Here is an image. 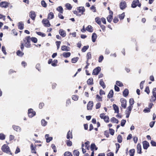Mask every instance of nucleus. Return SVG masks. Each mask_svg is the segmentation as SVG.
I'll list each match as a JSON object with an SVG mask.
<instances>
[{"mask_svg":"<svg viewBox=\"0 0 156 156\" xmlns=\"http://www.w3.org/2000/svg\"><path fill=\"white\" fill-rule=\"evenodd\" d=\"M2 151L7 154H12L10 149L9 147L6 144H4L2 147Z\"/></svg>","mask_w":156,"mask_h":156,"instance_id":"nucleus-1","label":"nucleus"},{"mask_svg":"<svg viewBox=\"0 0 156 156\" xmlns=\"http://www.w3.org/2000/svg\"><path fill=\"white\" fill-rule=\"evenodd\" d=\"M23 43H25V46L27 48H29L30 47V36L26 37L23 39Z\"/></svg>","mask_w":156,"mask_h":156,"instance_id":"nucleus-2","label":"nucleus"},{"mask_svg":"<svg viewBox=\"0 0 156 156\" xmlns=\"http://www.w3.org/2000/svg\"><path fill=\"white\" fill-rule=\"evenodd\" d=\"M152 93L153 96L151 97L150 101L151 102H154L156 100V88L153 89Z\"/></svg>","mask_w":156,"mask_h":156,"instance_id":"nucleus-3","label":"nucleus"},{"mask_svg":"<svg viewBox=\"0 0 156 156\" xmlns=\"http://www.w3.org/2000/svg\"><path fill=\"white\" fill-rule=\"evenodd\" d=\"M42 23L46 27H49L51 25L49 20L47 19H43L42 21Z\"/></svg>","mask_w":156,"mask_h":156,"instance_id":"nucleus-4","label":"nucleus"},{"mask_svg":"<svg viewBox=\"0 0 156 156\" xmlns=\"http://www.w3.org/2000/svg\"><path fill=\"white\" fill-rule=\"evenodd\" d=\"M28 113L29 116L30 118L32 117L36 114V113L35 111H34L31 108L29 109L28 110Z\"/></svg>","mask_w":156,"mask_h":156,"instance_id":"nucleus-5","label":"nucleus"},{"mask_svg":"<svg viewBox=\"0 0 156 156\" xmlns=\"http://www.w3.org/2000/svg\"><path fill=\"white\" fill-rule=\"evenodd\" d=\"M101 70V68L98 67L95 68L93 71L92 74L93 75H97Z\"/></svg>","mask_w":156,"mask_h":156,"instance_id":"nucleus-6","label":"nucleus"},{"mask_svg":"<svg viewBox=\"0 0 156 156\" xmlns=\"http://www.w3.org/2000/svg\"><path fill=\"white\" fill-rule=\"evenodd\" d=\"M120 101L121 103V106L124 108H125L126 107V101L124 98H121L120 99Z\"/></svg>","mask_w":156,"mask_h":156,"instance_id":"nucleus-7","label":"nucleus"},{"mask_svg":"<svg viewBox=\"0 0 156 156\" xmlns=\"http://www.w3.org/2000/svg\"><path fill=\"white\" fill-rule=\"evenodd\" d=\"M9 4L6 2H2L0 3V6L2 8H6L9 6Z\"/></svg>","mask_w":156,"mask_h":156,"instance_id":"nucleus-8","label":"nucleus"},{"mask_svg":"<svg viewBox=\"0 0 156 156\" xmlns=\"http://www.w3.org/2000/svg\"><path fill=\"white\" fill-rule=\"evenodd\" d=\"M120 7L121 9H123L126 7V3L125 1H122L120 3Z\"/></svg>","mask_w":156,"mask_h":156,"instance_id":"nucleus-9","label":"nucleus"},{"mask_svg":"<svg viewBox=\"0 0 156 156\" xmlns=\"http://www.w3.org/2000/svg\"><path fill=\"white\" fill-rule=\"evenodd\" d=\"M29 16L33 20H34L36 16L35 12L34 11H31L29 13Z\"/></svg>","mask_w":156,"mask_h":156,"instance_id":"nucleus-10","label":"nucleus"},{"mask_svg":"<svg viewBox=\"0 0 156 156\" xmlns=\"http://www.w3.org/2000/svg\"><path fill=\"white\" fill-rule=\"evenodd\" d=\"M13 129L17 132H20L21 131V129L20 127L18 126L13 125L12 126Z\"/></svg>","mask_w":156,"mask_h":156,"instance_id":"nucleus-11","label":"nucleus"},{"mask_svg":"<svg viewBox=\"0 0 156 156\" xmlns=\"http://www.w3.org/2000/svg\"><path fill=\"white\" fill-rule=\"evenodd\" d=\"M139 0H134L132 2L131 5L132 7L134 8L136 7L139 3Z\"/></svg>","mask_w":156,"mask_h":156,"instance_id":"nucleus-12","label":"nucleus"},{"mask_svg":"<svg viewBox=\"0 0 156 156\" xmlns=\"http://www.w3.org/2000/svg\"><path fill=\"white\" fill-rule=\"evenodd\" d=\"M77 10L78 12L81 14V15L83 14L85 11L84 8L83 7H80L78 8Z\"/></svg>","mask_w":156,"mask_h":156,"instance_id":"nucleus-13","label":"nucleus"},{"mask_svg":"<svg viewBox=\"0 0 156 156\" xmlns=\"http://www.w3.org/2000/svg\"><path fill=\"white\" fill-rule=\"evenodd\" d=\"M143 148L147 149L149 146V143L147 141H144L143 142Z\"/></svg>","mask_w":156,"mask_h":156,"instance_id":"nucleus-14","label":"nucleus"},{"mask_svg":"<svg viewBox=\"0 0 156 156\" xmlns=\"http://www.w3.org/2000/svg\"><path fill=\"white\" fill-rule=\"evenodd\" d=\"M45 138L46 140V142L47 143H49L53 139V138L52 137H50V136L48 134H47L45 135Z\"/></svg>","mask_w":156,"mask_h":156,"instance_id":"nucleus-15","label":"nucleus"},{"mask_svg":"<svg viewBox=\"0 0 156 156\" xmlns=\"http://www.w3.org/2000/svg\"><path fill=\"white\" fill-rule=\"evenodd\" d=\"M93 102L91 101H90L87 104V109L88 110H91L93 106Z\"/></svg>","mask_w":156,"mask_h":156,"instance_id":"nucleus-16","label":"nucleus"},{"mask_svg":"<svg viewBox=\"0 0 156 156\" xmlns=\"http://www.w3.org/2000/svg\"><path fill=\"white\" fill-rule=\"evenodd\" d=\"M59 34L62 37L66 36V34L65 31L62 29H60L59 31Z\"/></svg>","mask_w":156,"mask_h":156,"instance_id":"nucleus-17","label":"nucleus"},{"mask_svg":"<svg viewBox=\"0 0 156 156\" xmlns=\"http://www.w3.org/2000/svg\"><path fill=\"white\" fill-rule=\"evenodd\" d=\"M61 50L63 51H69L70 50V48L68 46L63 45L61 47Z\"/></svg>","mask_w":156,"mask_h":156,"instance_id":"nucleus-18","label":"nucleus"},{"mask_svg":"<svg viewBox=\"0 0 156 156\" xmlns=\"http://www.w3.org/2000/svg\"><path fill=\"white\" fill-rule=\"evenodd\" d=\"M137 152L139 154L141 153V147L140 144H138L137 146Z\"/></svg>","mask_w":156,"mask_h":156,"instance_id":"nucleus-19","label":"nucleus"},{"mask_svg":"<svg viewBox=\"0 0 156 156\" xmlns=\"http://www.w3.org/2000/svg\"><path fill=\"white\" fill-rule=\"evenodd\" d=\"M115 113H118L119 112V108L118 106L115 104H113L112 105Z\"/></svg>","mask_w":156,"mask_h":156,"instance_id":"nucleus-20","label":"nucleus"},{"mask_svg":"<svg viewBox=\"0 0 156 156\" xmlns=\"http://www.w3.org/2000/svg\"><path fill=\"white\" fill-rule=\"evenodd\" d=\"M66 137L67 139H69L70 138L72 139L73 138V136L72 132L69 130L67 134Z\"/></svg>","mask_w":156,"mask_h":156,"instance_id":"nucleus-21","label":"nucleus"},{"mask_svg":"<svg viewBox=\"0 0 156 156\" xmlns=\"http://www.w3.org/2000/svg\"><path fill=\"white\" fill-rule=\"evenodd\" d=\"M97 38V34L95 33H93L92 36V40L93 42H94Z\"/></svg>","mask_w":156,"mask_h":156,"instance_id":"nucleus-22","label":"nucleus"},{"mask_svg":"<svg viewBox=\"0 0 156 156\" xmlns=\"http://www.w3.org/2000/svg\"><path fill=\"white\" fill-rule=\"evenodd\" d=\"M54 15L53 12H51L48 14V19L49 20L52 19L53 18Z\"/></svg>","mask_w":156,"mask_h":156,"instance_id":"nucleus-23","label":"nucleus"},{"mask_svg":"<svg viewBox=\"0 0 156 156\" xmlns=\"http://www.w3.org/2000/svg\"><path fill=\"white\" fill-rule=\"evenodd\" d=\"M86 30L87 31L92 32L93 31V30L91 26L88 25L86 28Z\"/></svg>","mask_w":156,"mask_h":156,"instance_id":"nucleus-24","label":"nucleus"},{"mask_svg":"<svg viewBox=\"0 0 156 156\" xmlns=\"http://www.w3.org/2000/svg\"><path fill=\"white\" fill-rule=\"evenodd\" d=\"M71 55L70 52H64L62 54L63 56L65 58H68Z\"/></svg>","mask_w":156,"mask_h":156,"instance_id":"nucleus-25","label":"nucleus"},{"mask_svg":"<svg viewBox=\"0 0 156 156\" xmlns=\"http://www.w3.org/2000/svg\"><path fill=\"white\" fill-rule=\"evenodd\" d=\"M23 24L22 22H21L19 23L18 27L19 29L21 30L23 29Z\"/></svg>","mask_w":156,"mask_h":156,"instance_id":"nucleus-26","label":"nucleus"},{"mask_svg":"<svg viewBox=\"0 0 156 156\" xmlns=\"http://www.w3.org/2000/svg\"><path fill=\"white\" fill-rule=\"evenodd\" d=\"M87 84L88 85H92L93 84V79L92 78H90L88 79L87 81Z\"/></svg>","mask_w":156,"mask_h":156,"instance_id":"nucleus-27","label":"nucleus"},{"mask_svg":"<svg viewBox=\"0 0 156 156\" xmlns=\"http://www.w3.org/2000/svg\"><path fill=\"white\" fill-rule=\"evenodd\" d=\"M113 91L112 90H111L109 93L108 97V98H110L113 97Z\"/></svg>","mask_w":156,"mask_h":156,"instance_id":"nucleus-28","label":"nucleus"},{"mask_svg":"<svg viewBox=\"0 0 156 156\" xmlns=\"http://www.w3.org/2000/svg\"><path fill=\"white\" fill-rule=\"evenodd\" d=\"M117 141L119 143H121L122 142V138L121 135H119L117 137Z\"/></svg>","mask_w":156,"mask_h":156,"instance_id":"nucleus-29","label":"nucleus"},{"mask_svg":"<svg viewBox=\"0 0 156 156\" xmlns=\"http://www.w3.org/2000/svg\"><path fill=\"white\" fill-rule=\"evenodd\" d=\"M129 94V91L127 89H125L123 92V95L124 96H127Z\"/></svg>","mask_w":156,"mask_h":156,"instance_id":"nucleus-30","label":"nucleus"},{"mask_svg":"<svg viewBox=\"0 0 156 156\" xmlns=\"http://www.w3.org/2000/svg\"><path fill=\"white\" fill-rule=\"evenodd\" d=\"M111 121L112 122L116 123H118L119 122L118 120L114 117H113L111 119Z\"/></svg>","mask_w":156,"mask_h":156,"instance_id":"nucleus-31","label":"nucleus"},{"mask_svg":"<svg viewBox=\"0 0 156 156\" xmlns=\"http://www.w3.org/2000/svg\"><path fill=\"white\" fill-rule=\"evenodd\" d=\"M30 148L31 150V152L32 153H36L35 148V147L33 146V144H31L30 146Z\"/></svg>","mask_w":156,"mask_h":156,"instance_id":"nucleus-32","label":"nucleus"},{"mask_svg":"<svg viewBox=\"0 0 156 156\" xmlns=\"http://www.w3.org/2000/svg\"><path fill=\"white\" fill-rule=\"evenodd\" d=\"M95 148L96 150H97L98 148L96 147L95 145L94 144H92L91 145L90 149L92 151H94V149Z\"/></svg>","mask_w":156,"mask_h":156,"instance_id":"nucleus-33","label":"nucleus"},{"mask_svg":"<svg viewBox=\"0 0 156 156\" xmlns=\"http://www.w3.org/2000/svg\"><path fill=\"white\" fill-rule=\"evenodd\" d=\"M107 19L109 23H111L112 19V16L111 14L108 15L107 17Z\"/></svg>","mask_w":156,"mask_h":156,"instance_id":"nucleus-34","label":"nucleus"},{"mask_svg":"<svg viewBox=\"0 0 156 156\" xmlns=\"http://www.w3.org/2000/svg\"><path fill=\"white\" fill-rule=\"evenodd\" d=\"M57 10L59 11L60 12V13H62L63 11V8L61 6H58L57 8Z\"/></svg>","mask_w":156,"mask_h":156,"instance_id":"nucleus-35","label":"nucleus"},{"mask_svg":"<svg viewBox=\"0 0 156 156\" xmlns=\"http://www.w3.org/2000/svg\"><path fill=\"white\" fill-rule=\"evenodd\" d=\"M100 84L103 87V88L105 87V85L104 82L102 80H101L100 81Z\"/></svg>","mask_w":156,"mask_h":156,"instance_id":"nucleus-36","label":"nucleus"},{"mask_svg":"<svg viewBox=\"0 0 156 156\" xmlns=\"http://www.w3.org/2000/svg\"><path fill=\"white\" fill-rule=\"evenodd\" d=\"M66 7L69 10H70L72 8V5L69 3H66L65 5Z\"/></svg>","mask_w":156,"mask_h":156,"instance_id":"nucleus-37","label":"nucleus"},{"mask_svg":"<svg viewBox=\"0 0 156 156\" xmlns=\"http://www.w3.org/2000/svg\"><path fill=\"white\" fill-rule=\"evenodd\" d=\"M41 124L42 126H45L47 125V122L44 119H43L41 120Z\"/></svg>","mask_w":156,"mask_h":156,"instance_id":"nucleus-38","label":"nucleus"},{"mask_svg":"<svg viewBox=\"0 0 156 156\" xmlns=\"http://www.w3.org/2000/svg\"><path fill=\"white\" fill-rule=\"evenodd\" d=\"M129 152L130 156H133L135 153V150L134 149H131L129 151Z\"/></svg>","mask_w":156,"mask_h":156,"instance_id":"nucleus-39","label":"nucleus"},{"mask_svg":"<svg viewBox=\"0 0 156 156\" xmlns=\"http://www.w3.org/2000/svg\"><path fill=\"white\" fill-rule=\"evenodd\" d=\"M73 154L74 156H79V152L77 150H75L73 151Z\"/></svg>","mask_w":156,"mask_h":156,"instance_id":"nucleus-40","label":"nucleus"},{"mask_svg":"<svg viewBox=\"0 0 156 156\" xmlns=\"http://www.w3.org/2000/svg\"><path fill=\"white\" fill-rule=\"evenodd\" d=\"M64 156H73L72 153L69 151L66 152L64 153Z\"/></svg>","mask_w":156,"mask_h":156,"instance_id":"nucleus-41","label":"nucleus"},{"mask_svg":"<svg viewBox=\"0 0 156 156\" xmlns=\"http://www.w3.org/2000/svg\"><path fill=\"white\" fill-rule=\"evenodd\" d=\"M41 5L44 8H46L47 6V4L44 0H42L41 2Z\"/></svg>","mask_w":156,"mask_h":156,"instance_id":"nucleus-42","label":"nucleus"},{"mask_svg":"<svg viewBox=\"0 0 156 156\" xmlns=\"http://www.w3.org/2000/svg\"><path fill=\"white\" fill-rule=\"evenodd\" d=\"M78 59L79 58L77 57L74 58L72 59V62L73 63H75L77 61Z\"/></svg>","mask_w":156,"mask_h":156,"instance_id":"nucleus-43","label":"nucleus"},{"mask_svg":"<svg viewBox=\"0 0 156 156\" xmlns=\"http://www.w3.org/2000/svg\"><path fill=\"white\" fill-rule=\"evenodd\" d=\"M88 46H85L82 49L81 51L83 52H85L88 49Z\"/></svg>","mask_w":156,"mask_h":156,"instance_id":"nucleus-44","label":"nucleus"},{"mask_svg":"<svg viewBox=\"0 0 156 156\" xmlns=\"http://www.w3.org/2000/svg\"><path fill=\"white\" fill-rule=\"evenodd\" d=\"M79 97L76 95H73L72 96V99L73 100L76 101L78 99Z\"/></svg>","mask_w":156,"mask_h":156,"instance_id":"nucleus-45","label":"nucleus"},{"mask_svg":"<svg viewBox=\"0 0 156 156\" xmlns=\"http://www.w3.org/2000/svg\"><path fill=\"white\" fill-rule=\"evenodd\" d=\"M89 144L90 142L89 141H87L85 143V148L87 150H89Z\"/></svg>","mask_w":156,"mask_h":156,"instance_id":"nucleus-46","label":"nucleus"},{"mask_svg":"<svg viewBox=\"0 0 156 156\" xmlns=\"http://www.w3.org/2000/svg\"><path fill=\"white\" fill-rule=\"evenodd\" d=\"M58 62V61L57 60H54L52 62L51 65L53 66H56Z\"/></svg>","mask_w":156,"mask_h":156,"instance_id":"nucleus-47","label":"nucleus"},{"mask_svg":"<svg viewBox=\"0 0 156 156\" xmlns=\"http://www.w3.org/2000/svg\"><path fill=\"white\" fill-rule=\"evenodd\" d=\"M96 99L98 101H102V97H101L99 95H97L96 97Z\"/></svg>","mask_w":156,"mask_h":156,"instance_id":"nucleus-48","label":"nucleus"},{"mask_svg":"<svg viewBox=\"0 0 156 156\" xmlns=\"http://www.w3.org/2000/svg\"><path fill=\"white\" fill-rule=\"evenodd\" d=\"M95 21L96 23L99 25L101 24V20L98 17H96L95 18Z\"/></svg>","mask_w":156,"mask_h":156,"instance_id":"nucleus-49","label":"nucleus"},{"mask_svg":"<svg viewBox=\"0 0 156 156\" xmlns=\"http://www.w3.org/2000/svg\"><path fill=\"white\" fill-rule=\"evenodd\" d=\"M87 59L88 60L89 59H90L91 58V53L90 52H88L87 55Z\"/></svg>","mask_w":156,"mask_h":156,"instance_id":"nucleus-50","label":"nucleus"},{"mask_svg":"<svg viewBox=\"0 0 156 156\" xmlns=\"http://www.w3.org/2000/svg\"><path fill=\"white\" fill-rule=\"evenodd\" d=\"M125 13L124 12H123L122 14L119 15V19L120 20L123 19L125 17Z\"/></svg>","mask_w":156,"mask_h":156,"instance_id":"nucleus-51","label":"nucleus"},{"mask_svg":"<svg viewBox=\"0 0 156 156\" xmlns=\"http://www.w3.org/2000/svg\"><path fill=\"white\" fill-rule=\"evenodd\" d=\"M17 55L19 56H22L23 55V53L20 50H18L17 52Z\"/></svg>","mask_w":156,"mask_h":156,"instance_id":"nucleus-52","label":"nucleus"},{"mask_svg":"<svg viewBox=\"0 0 156 156\" xmlns=\"http://www.w3.org/2000/svg\"><path fill=\"white\" fill-rule=\"evenodd\" d=\"M129 105L133 106V105L134 104V101L133 98H131L130 99L129 101Z\"/></svg>","mask_w":156,"mask_h":156,"instance_id":"nucleus-53","label":"nucleus"},{"mask_svg":"<svg viewBox=\"0 0 156 156\" xmlns=\"http://www.w3.org/2000/svg\"><path fill=\"white\" fill-rule=\"evenodd\" d=\"M116 84L119 87H121L123 86L122 83L119 81H117L116 82Z\"/></svg>","mask_w":156,"mask_h":156,"instance_id":"nucleus-54","label":"nucleus"},{"mask_svg":"<svg viewBox=\"0 0 156 156\" xmlns=\"http://www.w3.org/2000/svg\"><path fill=\"white\" fill-rule=\"evenodd\" d=\"M66 143L67 146H71L72 144V142L69 140H67Z\"/></svg>","mask_w":156,"mask_h":156,"instance_id":"nucleus-55","label":"nucleus"},{"mask_svg":"<svg viewBox=\"0 0 156 156\" xmlns=\"http://www.w3.org/2000/svg\"><path fill=\"white\" fill-rule=\"evenodd\" d=\"M36 33L39 35L43 37H45L46 36L44 34L40 32H37Z\"/></svg>","mask_w":156,"mask_h":156,"instance_id":"nucleus-56","label":"nucleus"},{"mask_svg":"<svg viewBox=\"0 0 156 156\" xmlns=\"http://www.w3.org/2000/svg\"><path fill=\"white\" fill-rule=\"evenodd\" d=\"M31 40L34 43H36L37 42V39L35 37H32L31 38Z\"/></svg>","mask_w":156,"mask_h":156,"instance_id":"nucleus-57","label":"nucleus"},{"mask_svg":"<svg viewBox=\"0 0 156 156\" xmlns=\"http://www.w3.org/2000/svg\"><path fill=\"white\" fill-rule=\"evenodd\" d=\"M5 135L3 133L0 134V139L1 140H3L5 139Z\"/></svg>","mask_w":156,"mask_h":156,"instance_id":"nucleus-58","label":"nucleus"},{"mask_svg":"<svg viewBox=\"0 0 156 156\" xmlns=\"http://www.w3.org/2000/svg\"><path fill=\"white\" fill-rule=\"evenodd\" d=\"M104 59V57L102 55H100L99 58L98 62H101Z\"/></svg>","mask_w":156,"mask_h":156,"instance_id":"nucleus-59","label":"nucleus"},{"mask_svg":"<svg viewBox=\"0 0 156 156\" xmlns=\"http://www.w3.org/2000/svg\"><path fill=\"white\" fill-rule=\"evenodd\" d=\"M56 44L57 46V49L58 50L59 48L61 42L60 41H57L56 42Z\"/></svg>","mask_w":156,"mask_h":156,"instance_id":"nucleus-60","label":"nucleus"},{"mask_svg":"<svg viewBox=\"0 0 156 156\" xmlns=\"http://www.w3.org/2000/svg\"><path fill=\"white\" fill-rule=\"evenodd\" d=\"M150 111V108H145L143 112L144 113H148Z\"/></svg>","mask_w":156,"mask_h":156,"instance_id":"nucleus-61","label":"nucleus"},{"mask_svg":"<svg viewBox=\"0 0 156 156\" xmlns=\"http://www.w3.org/2000/svg\"><path fill=\"white\" fill-rule=\"evenodd\" d=\"M145 82V81H143L141 82L140 84V87L141 89H142L143 88V84Z\"/></svg>","mask_w":156,"mask_h":156,"instance_id":"nucleus-62","label":"nucleus"},{"mask_svg":"<svg viewBox=\"0 0 156 156\" xmlns=\"http://www.w3.org/2000/svg\"><path fill=\"white\" fill-rule=\"evenodd\" d=\"M126 120H125L122 119L121 121V126H123L125 124L126 122Z\"/></svg>","mask_w":156,"mask_h":156,"instance_id":"nucleus-63","label":"nucleus"},{"mask_svg":"<svg viewBox=\"0 0 156 156\" xmlns=\"http://www.w3.org/2000/svg\"><path fill=\"white\" fill-rule=\"evenodd\" d=\"M109 119L108 117V116H106L105 117L104 119L105 121L106 122H108Z\"/></svg>","mask_w":156,"mask_h":156,"instance_id":"nucleus-64","label":"nucleus"}]
</instances>
